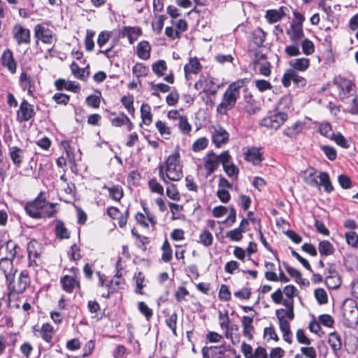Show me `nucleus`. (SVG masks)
<instances>
[{
	"label": "nucleus",
	"mask_w": 358,
	"mask_h": 358,
	"mask_svg": "<svg viewBox=\"0 0 358 358\" xmlns=\"http://www.w3.org/2000/svg\"><path fill=\"white\" fill-rule=\"evenodd\" d=\"M208 145V140L206 137H201L198 138L192 146L194 152H199L207 148Z\"/></svg>",
	"instance_id": "obj_54"
},
{
	"label": "nucleus",
	"mask_w": 358,
	"mask_h": 358,
	"mask_svg": "<svg viewBox=\"0 0 358 358\" xmlns=\"http://www.w3.org/2000/svg\"><path fill=\"white\" fill-rule=\"evenodd\" d=\"M24 150L17 146L9 147L10 158L17 168L21 166L24 158Z\"/></svg>",
	"instance_id": "obj_21"
},
{
	"label": "nucleus",
	"mask_w": 358,
	"mask_h": 358,
	"mask_svg": "<svg viewBox=\"0 0 358 358\" xmlns=\"http://www.w3.org/2000/svg\"><path fill=\"white\" fill-rule=\"evenodd\" d=\"M331 140H334L338 145L343 148L348 149L350 147V144L348 143V141L340 132L335 134Z\"/></svg>",
	"instance_id": "obj_64"
},
{
	"label": "nucleus",
	"mask_w": 358,
	"mask_h": 358,
	"mask_svg": "<svg viewBox=\"0 0 358 358\" xmlns=\"http://www.w3.org/2000/svg\"><path fill=\"white\" fill-rule=\"evenodd\" d=\"M288 115L285 112L278 111L264 117L260 122L262 127L269 129H279L287 120Z\"/></svg>",
	"instance_id": "obj_7"
},
{
	"label": "nucleus",
	"mask_w": 358,
	"mask_h": 358,
	"mask_svg": "<svg viewBox=\"0 0 358 358\" xmlns=\"http://www.w3.org/2000/svg\"><path fill=\"white\" fill-rule=\"evenodd\" d=\"M291 81L297 87L303 88L306 85L307 81L305 78L298 74L294 69H287L282 78V84L285 87H289L291 85Z\"/></svg>",
	"instance_id": "obj_8"
},
{
	"label": "nucleus",
	"mask_w": 358,
	"mask_h": 358,
	"mask_svg": "<svg viewBox=\"0 0 358 358\" xmlns=\"http://www.w3.org/2000/svg\"><path fill=\"white\" fill-rule=\"evenodd\" d=\"M286 296L284 299L283 305L287 308V310L280 308L276 310L275 315L278 320H287V317L289 320H292L294 317V300L293 298L296 294V292H285Z\"/></svg>",
	"instance_id": "obj_6"
},
{
	"label": "nucleus",
	"mask_w": 358,
	"mask_h": 358,
	"mask_svg": "<svg viewBox=\"0 0 358 358\" xmlns=\"http://www.w3.org/2000/svg\"><path fill=\"white\" fill-rule=\"evenodd\" d=\"M305 127V122L297 121L292 126L287 127L283 131V134L290 138H296Z\"/></svg>",
	"instance_id": "obj_26"
},
{
	"label": "nucleus",
	"mask_w": 358,
	"mask_h": 358,
	"mask_svg": "<svg viewBox=\"0 0 358 358\" xmlns=\"http://www.w3.org/2000/svg\"><path fill=\"white\" fill-rule=\"evenodd\" d=\"M246 229H241V228H236L233 230L228 231L226 236L233 241H239L242 239V234L245 232Z\"/></svg>",
	"instance_id": "obj_55"
},
{
	"label": "nucleus",
	"mask_w": 358,
	"mask_h": 358,
	"mask_svg": "<svg viewBox=\"0 0 358 358\" xmlns=\"http://www.w3.org/2000/svg\"><path fill=\"white\" fill-rule=\"evenodd\" d=\"M19 85L23 91L27 90L29 96L34 97V92H36L34 79L24 69H22L19 77Z\"/></svg>",
	"instance_id": "obj_10"
},
{
	"label": "nucleus",
	"mask_w": 358,
	"mask_h": 358,
	"mask_svg": "<svg viewBox=\"0 0 358 358\" xmlns=\"http://www.w3.org/2000/svg\"><path fill=\"white\" fill-rule=\"evenodd\" d=\"M1 62L3 66L6 67L8 71L15 74L17 70V63L14 59L13 52L7 48L1 55Z\"/></svg>",
	"instance_id": "obj_14"
},
{
	"label": "nucleus",
	"mask_w": 358,
	"mask_h": 358,
	"mask_svg": "<svg viewBox=\"0 0 358 358\" xmlns=\"http://www.w3.org/2000/svg\"><path fill=\"white\" fill-rule=\"evenodd\" d=\"M219 88L220 86L215 85L213 78H212L206 83V87L203 90V92L205 93L206 95H212L213 96H215L217 93Z\"/></svg>",
	"instance_id": "obj_50"
},
{
	"label": "nucleus",
	"mask_w": 358,
	"mask_h": 358,
	"mask_svg": "<svg viewBox=\"0 0 358 358\" xmlns=\"http://www.w3.org/2000/svg\"><path fill=\"white\" fill-rule=\"evenodd\" d=\"M143 34L142 29L140 27H129L124 26L122 28L120 32V36L124 38L127 37L129 43L133 44L138 38Z\"/></svg>",
	"instance_id": "obj_13"
},
{
	"label": "nucleus",
	"mask_w": 358,
	"mask_h": 358,
	"mask_svg": "<svg viewBox=\"0 0 358 358\" xmlns=\"http://www.w3.org/2000/svg\"><path fill=\"white\" fill-rule=\"evenodd\" d=\"M36 114L34 106L27 99H23L16 111V121L19 123L28 122L34 119Z\"/></svg>",
	"instance_id": "obj_5"
},
{
	"label": "nucleus",
	"mask_w": 358,
	"mask_h": 358,
	"mask_svg": "<svg viewBox=\"0 0 358 358\" xmlns=\"http://www.w3.org/2000/svg\"><path fill=\"white\" fill-rule=\"evenodd\" d=\"M178 315L176 312L169 315L165 320L166 324L170 328L175 336L176 334Z\"/></svg>",
	"instance_id": "obj_56"
},
{
	"label": "nucleus",
	"mask_w": 358,
	"mask_h": 358,
	"mask_svg": "<svg viewBox=\"0 0 358 358\" xmlns=\"http://www.w3.org/2000/svg\"><path fill=\"white\" fill-rule=\"evenodd\" d=\"M342 319L343 326L355 329L358 324V306L357 302L351 298H346L342 305Z\"/></svg>",
	"instance_id": "obj_3"
},
{
	"label": "nucleus",
	"mask_w": 358,
	"mask_h": 358,
	"mask_svg": "<svg viewBox=\"0 0 358 358\" xmlns=\"http://www.w3.org/2000/svg\"><path fill=\"white\" fill-rule=\"evenodd\" d=\"M253 316H243L241 319V324L243 328V334L248 340L253 338L255 328L252 325Z\"/></svg>",
	"instance_id": "obj_24"
},
{
	"label": "nucleus",
	"mask_w": 358,
	"mask_h": 358,
	"mask_svg": "<svg viewBox=\"0 0 358 358\" xmlns=\"http://www.w3.org/2000/svg\"><path fill=\"white\" fill-rule=\"evenodd\" d=\"M61 145L65 150L66 159L69 163L75 164L74 148L71 145V141L64 140L61 142Z\"/></svg>",
	"instance_id": "obj_42"
},
{
	"label": "nucleus",
	"mask_w": 358,
	"mask_h": 358,
	"mask_svg": "<svg viewBox=\"0 0 358 358\" xmlns=\"http://www.w3.org/2000/svg\"><path fill=\"white\" fill-rule=\"evenodd\" d=\"M244 99L245 101L244 109L247 114L252 115L260 110V108L256 106V101L250 94L245 95Z\"/></svg>",
	"instance_id": "obj_30"
},
{
	"label": "nucleus",
	"mask_w": 358,
	"mask_h": 358,
	"mask_svg": "<svg viewBox=\"0 0 358 358\" xmlns=\"http://www.w3.org/2000/svg\"><path fill=\"white\" fill-rule=\"evenodd\" d=\"M223 169L229 177H233L235 180L238 178L239 169L234 163L224 165Z\"/></svg>",
	"instance_id": "obj_59"
},
{
	"label": "nucleus",
	"mask_w": 358,
	"mask_h": 358,
	"mask_svg": "<svg viewBox=\"0 0 358 358\" xmlns=\"http://www.w3.org/2000/svg\"><path fill=\"white\" fill-rule=\"evenodd\" d=\"M6 247L8 250V255L5 258H2L1 260L9 259L12 261L16 256V249L19 248L17 244L13 243L11 240L6 241Z\"/></svg>",
	"instance_id": "obj_44"
},
{
	"label": "nucleus",
	"mask_w": 358,
	"mask_h": 358,
	"mask_svg": "<svg viewBox=\"0 0 358 358\" xmlns=\"http://www.w3.org/2000/svg\"><path fill=\"white\" fill-rule=\"evenodd\" d=\"M52 100L57 104L66 106L69 103L70 96L64 93H55Z\"/></svg>",
	"instance_id": "obj_62"
},
{
	"label": "nucleus",
	"mask_w": 358,
	"mask_h": 358,
	"mask_svg": "<svg viewBox=\"0 0 358 358\" xmlns=\"http://www.w3.org/2000/svg\"><path fill=\"white\" fill-rule=\"evenodd\" d=\"M62 287L66 291H72L74 289H80V282L77 276L66 275L61 278Z\"/></svg>",
	"instance_id": "obj_23"
},
{
	"label": "nucleus",
	"mask_w": 358,
	"mask_h": 358,
	"mask_svg": "<svg viewBox=\"0 0 358 358\" xmlns=\"http://www.w3.org/2000/svg\"><path fill=\"white\" fill-rule=\"evenodd\" d=\"M318 250L321 256L327 257L333 255L335 252V248L329 241L324 240L320 241Z\"/></svg>",
	"instance_id": "obj_33"
},
{
	"label": "nucleus",
	"mask_w": 358,
	"mask_h": 358,
	"mask_svg": "<svg viewBox=\"0 0 358 358\" xmlns=\"http://www.w3.org/2000/svg\"><path fill=\"white\" fill-rule=\"evenodd\" d=\"M152 70L158 77L163 76L167 70L166 62L163 59H159L154 62L152 64Z\"/></svg>",
	"instance_id": "obj_41"
},
{
	"label": "nucleus",
	"mask_w": 358,
	"mask_h": 358,
	"mask_svg": "<svg viewBox=\"0 0 358 358\" xmlns=\"http://www.w3.org/2000/svg\"><path fill=\"white\" fill-rule=\"evenodd\" d=\"M180 157L179 145H177L173 152L167 157L163 165L167 166L180 164Z\"/></svg>",
	"instance_id": "obj_43"
},
{
	"label": "nucleus",
	"mask_w": 358,
	"mask_h": 358,
	"mask_svg": "<svg viewBox=\"0 0 358 358\" xmlns=\"http://www.w3.org/2000/svg\"><path fill=\"white\" fill-rule=\"evenodd\" d=\"M54 84L56 90L58 91L66 90L73 93H78L81 90L79 83L75 81H67L63 78L56 80Z\"/></svg>",
	"instance_id": "obj_15"
},
{
	"label": "nucleus",
	"mask_w": 358,
	"mask_h": 358,
	"mask_svg": "<svg viewBox=\"0 0 358 358\" xmlns=\"http://www.w3.org/2000/svg\"><path fill=\"white\" fill-rule=\"evenodd\" d=\"M203 162L204 167L207 171L206 176L215 172L219 166L217 155L213 151H210L204 157Z\"/></svg>",
	"instance_id": "obj_17"
},
{
	"label": "nucleus",
	"mask_w": 358,
	"mask_h": 358,
	"mask_svg": "<svg viewBox=\"0 0 358 358\" xmlns=\"http://www.w3.org/2000/svg\"><path fill=\"white\" fill-rule=\"evenodd\" d=\"M166 193L168 197L174 201H178L180 199V193L175 184H171V185L166 188Z\"/></svg>",
	"instance_id": "obj_61"
},
{
	"label": "nucleus",
	"mask_w": 358,
	"mask_h": 358,
	"mask_svg": "<svg viewBox=\"0 0 358 358\" xmlns=\"http://www.w3.org/2000/svg\"><path fill=\"white\" fill-rule=\"evenodd\" d=\"M224 347L220 346H204L201 350L203 358H222L224 356Z\"/></svg>",
	"instance_id": "obj_16"
},
{
	"label": "nucleus",
	"mask_w": 358,
	"mask_h": 358,
	"mask_svg": "<svg viewBox=\"0 0 358 358\" xmlns=\"http://www.w3.org/2000/svg\"><path fill=\"white\" fill-rule=\"evenodd\" d=\"M213 241V236L212 234L207 229L203 230L199 235V240L198 243H201L205 247H209L212 245Z\"/></svg>",
	"instance_id": "obj_45"
},
{
	"label": "nucleus",
	"mask_w": 358,
	"mask_h": 358,
	"mask_svg": "<svg viewBox=\"0 0 358 358\" xmlns=\"http://www.w3.org/2000/svg\"><path fill=\"white\" fill-rule=\"evenodd\" d=\"M30 285V278L28 275V273L25 271L21 272L19 280H18V290L17 291H25Z\"/></svg>",
	"instance_id": "obj_46"
},
{
	"label": "nucleus",
	"mask_w": 358,
	"mask_h": 358,
	"mask_svg": "<svg viewBox=\"0 0 358 358\" xmlns=\"http://www.w3.org/2000/svg\"><path fill=\"white\" fill-rule=\"evenodd\" d=\"M286 34L289 36L292 42L298 44L299 41L304 37L303 27L290 24V27L286 31Z\"/></svg>",
	"instance_id": "obj_22"
},
{
	"label": "nucleus",
	"mask_w": 358,
	"mask_h": 358,
	"mask_svg": "<svg viewBox=\"0 0 358 358\" xmlns=\"http://www.w3.org/2000/svg\"><path fill=\"white\" fill-rule=\"evenodd\" d=\"M261 148L250 147L244 152V159L255 166L259 165L264 160Z\"/></svg>",
	"instance_id": "obj_12"
},
{
	"label": "nucleus",
	"mask_w": 358,
	"mask_h": 358,
	"mask_svg": "<svg viewBox=\"0 0 358 358\" xmlns=\"http://www.w3.org/2000/svg\"><path fill=\"white\" fill-rule=\"evenodd\" d=\"M318 132L330 139L334 136V133L332 131V127L329 122L321 123L318 128Z\"/></svg>",
	"instance_id": "obj_48"
},
{
	"label": "nucleus",
	"mask_w": 358,
	"mask_h": 358,
	"mask_svg": "<svg viewBox=\"0 0 358 358\" xmlns=\"http://www.w3.org/2000/svg\"><path fill=\"white\" fill-rule=\"evenodd\" d=\"M152 47L148 41L139 42L136 46L137 56L143 60H147L150 57Z\"/></svg>",
	"instance_id": "obj_25"
},
{
	"label": "nucleus",
	"mask_w": 358,
	"mask_h": 358,
	"mask_svg": "<svg viewBox=\"0 0 358 358\" xmlns=\"http://www.w3.org/2000/svg\"><path fill=\"white\" fill-rule=\"evenodd\" d=\"M325 284L329 289H335L339 287L341 284V279L336 271H334L333 275L327 276Z\"/></svg>",
	"instance_id": "obj_35"
},
{
	"label": "nucleus",
	"mask_w": 358,
	"mask_h": 358,
	"mask_svg": "<svg viewBox=\"0 0 358 358\" xmlns=\"http://www.w3.org/2000/svg\"><path fill=\"white\" fill-rule=\"evenodd\" d=\"M70 68L74 77L80 79V80H87L90 76L89 65H87L85 68L80 69L75 62H73L70 66Z\"/></svg>",
	"instance_id": "obj_28"
},
{
	"label": "nucleus",
	"mask_w": 358,
	"mask_h": 358,
	"mask_svg": "<svg viewBox=\"0 0 358 358\" xmlns=\"http://www.w3.org/2000/svg\"><path fill=\"white\" fill-rule=\"evenodd\" d=\"M103 188L108 191L109 196L114 201H120L124 196L123 189L119 185H113L111 187L104 185Z\"/></svg>",
	"instance_id": "obj_31"
},
{
	"label": "nucleus",
	"mask_w": 358,
	"mask_h": 358,
	"mask_svg": "<svg viewBox=\"0 0 358 358\" xmlns=\"http://www.w3.org/2000/svg\"><path fill=\"white\" fill-rule=\"evenodd\" d=\"M328 343L335 354H336L341 349V338L336 331H334L329 334Z\"/></svg>",
	"instance_id": "obj_32"
},
{
	"label": "nucleus",
	"mask_w": 358,
	"mask_h": 358,
	"mask_svg": "<svg viewBox=\"0 0 358 358\" xmlns=\"http://www.w3.org/2000/svg\"><path fill=\"white\" fill-rule=\"evenodd\" d=\"M54 334V328L50 323H45L40 328V336L46 343L52 342Z\"/></svg>",
	"instance_id": "obj_29"
},
{
	"label": "nucleus",
	"mask_w": 358,
	"mask_h": 358,
	"mask_svg": "<svg viewBox=\"0 0 358 358\" xmlns=\"http://www.w3.org/2000/svg\"><path fill=\"white\" fill-rule=\"evenodd\" d=\"M318 178L320 179V186L322 185L326 192L331 193L334 188L330 180L329 173L327 172H320Z\"/></svg>",
	"instance_id": "obj_38"
},
{
	"label": "nucleus",
	"mask_w": 358,
	"mask_h": 358,
	"mask_svg": "<svg viewBox=\"0 0 358 358\" xmlns=\"http://www.w3.org/2000/svg\"><path fill=\"white\" fill-rule=\"evenodd\" d=\"M321 150L330 161H334L336 159L337 152L334 148L329 145H322Z\"/></svg>",
	"instance_id": "obj_63"
},
{
	"label": "nucleus",
	"mask_w": 358,
	"mask_h": 358,
	"mask_svg": "<svg viewBox=\"0 0 358 358\" xmlns=\"http://www.w3.org/2000/svg\"><path fill=\"white\" fill-rule=\"evenodd\" d=\"M138 310L145 316L147 321H150L153 316V310L143 301L138 302Z\"/></svg>",
	"instance_id": "obj_51"
},
{
	"label": "nucleus",
	"mask_w": 358,
	"mask_h": 358,
	"mask_svg": "<svg viewBox=\"0 0 358 358\" xmlns=\"http://www.w3.org/2000/svg\"><path fill=\"white\" fill-rule=\"evenodd\" d=\"M141 117L143 122L146 125H150L152 121V115L150 111V106L147 103H143L141 107Z\"/></svg>",
	"instance_id": "obj_39"
},
{
	"label": "nucleus",
	"mask_w": 358,
	"mask_h": 358,
	"mask_svg": "<svg viewBox=\"0 0 358 358\" xmlns=\"http://www.w3.org/2000/svg\"><path fill=\"white\" fill-rule=\"evenodd\" d=\"M148 186L152 192L164 194L163 186L155 178L148 181Z\"/></svg>",
	"instance_id": "obj_60"
},
{
	"label": "nucleus",
	"mask_w": 358,
	"mask_h": 358,
	"mask_svg": "<svg viewBox=\"0 0 358 358\" xmlns=\"http://www.w3.org/2000/svg\"><path fill=\"white\" fill-rule=\"evenodd\" d=\"M302 51L306 55H310L315 52V45L312 41L305 38L301 42Z\"/></svg>",
	"instance_id": "obj_53"
},
{
	"label": "nucleus",
	"mask_w": 358,
	"mask_h": 358,
	"mask_svg": "<svg viewBox=\"0 0 358 358\" xmlns=\"http://www.w3.org/2000/svg\"><path fill=\"white\" fill-rule=\"evenodd\" d=\"M289 69H294V71H306L310 66V59L305 57L292 59L289 62Z\"/></svg>",
	"instance_id": "obj_27"
},
{
	"label": "nucleus",
	"mask_w": 358,
	"mask_h": 358,
	"mask_svg": "<svg viewBox=\"0 0 358 358\" xmlns=\"http://www.w3.org/2000/svg\"><path fill=\"white\" fill-rule=\"evenodd\" d=\"M229 134L222 127L215 129L212 135V141L215 147L220 148L222 145L226 144L229 141Z\"/></svg>",
	"instance_id": "obj_18"
},
{
	"label": "nucleus",
	"mask_w": 358,
	"mask_h": 358,
	"mask_svg": "<svg viewBox=\"0 0 358 358\" xmlns=\"http://www.w3.org/2000/svg\"><path fill=\"white\" fill-rule=\"evenodd\" d=\"M34 36L36 38V43L41 41L45 44H51L53 38H55L53 31L48 28H45L41 24H38L34 27Z\"/></svg>",
	"instance_id": "obj_9"
},
{
	"label": "nucleus",
	"mask_w": 358,
	"mask_h": 358,
	"mask_svg": "<svg viewBox=\"0 0 358 358\" xmlns=\"http://www.w3.org/2000/svg\"><path fill=\"white\" fill-rule=\"evenodd\" d=\"M150 85L151 86V88L154 90V92L152 93V95L154 96L159 97V92L166 93L169 92L171 90V87L164 83L155 84L153 83H150Z\"/></svg>",
	"instance_id": "obj_47"
},
{
	"label": "nucleus",
	"mask_w": 358,
	"mask_h": 358,
	"mask_svg": "<svg viewBox=\"0 0 358 358\" xmlns=\"http://www.w3.org/2000/svg\"><path fill=\"white\" fill-rule=\"evenodd\" d=\"M43 247L41 243L36 239H31L27 244V251L28 257V266L36 268L39 266L41 254L43 253Z\"/></svg>",
	"instance_id": "obj_4"
},
{
	"label": "nucleus",
	"mask_w": 358,
	"mask_h": 358,
	"mask_svg": "<svg viewBox=\"0 0 358 358\" xmlns=\"http://www.w3.org/2000/svg\"><path fill=\"white\" fill-rule=\"evenodd\" d=\"M13 37L18 45L29 44L31 42L30 30L20 24H15L13 27Z\"/></svg>",
	"instance_id": "obj_11"
},
{
	"label": "nucleus",
	"mask_w": 358,
	"mask_h": 358,
	"mask_svg": "<svg viewBox=\"0 0 358 358\" xmlns=\"http://www.w3.org/2000/svg\"><path fill=\"white\" fill-rule=\"evenodd\" d=\"M148 68L142 63H137L132 68L133 74L136 75V76L139 78L141 76H145L148 73Z\"/></svg>",
	"instance_id": "obj_52"
},
{
	"label": "nucleus",
	"mask_w": 358,
	"mask_h": 358,
	"mask_svg": "<svg viewBox=\"0 0 358 358\" xmlns=\"http://www.w3.org/2000/svg\"><path fill=\"white\" fill-rule=\"evenodd\" d=\"M162 250L163 251L162 255V259L164 262H170L172 259L173 252L171 245L167 240H165V241L164 242L162 247Z\"/></svg>",
	"instance_id": "obj_49"
},
{
	"label": "nucleus",
	"mask_w": 358,
	"mask_h": 358,
	"mask_svg": "<svg viewBox=\"0 0 358 358\" xmlns=\"http://www.w3.org/2000/svg\"><path fill=\"white\" fill-rule=\"evenodd\" d=\"M45 193L41 192L32 201H27L24 209L26 213L33 219L52 218L57 211L55 209V203L46 200Z\"/></svg>",
	"instance_id": "obj_1"
},
{
	"label": "nucleus",
	"mask_w": 358,
	"mask_h": 358,
	"mask_svg": "<svg viewBox=\"0 0 358 358\" xmlns=\"http://www.w3.org/2000/svg\"><path fill=\"white\" fill-rule=\"evenodd\" d=\"M68 255L71 261H78L81 259L80 248L76 243L73 244L70 250L68 252Z\"/></svg>",
	"instance_id": "obj_58"
},
{
	"label": "nucleus",
	"mask_w": 358,
	"mask_h": 358,
	"mask_svg": "<svg viewBox=\"0 0 358 358\" xmlns=\"http://www.w3.org/2000/svg\"><path fill=\"white\" fill-rule=\"evenodd\" d=\"M55 232L57 238L59 239H68L70 238V232L66 228L64 223L62 220H56Z\"/></svg>",
	"instance_id": "obj_34"
},
{
	"label": "nucleus",
	"mask_w": 358,
	"mask_h": 358,
	"mask_svg": "<svg viewBox=\"0 0 358 358\" xmlns=\"http://www.w3.org/2000/svg\"><path fill=\"white\" fill-rule=\"evenodd\" d=\"M266 33L262 29L258 28L255 30L252 34V42L259 48L264 46L265 42Z\"/></svg>",
	"instance_id": "obj_37"
},
{
	"label": "nucleus",
	"mask_w": 358,
	"mask_h": 358,
	"mask_svg": "<svg viewBox=\"0 0 358 358\" xmlns=\"http://www.w3.org/2000/svg\"><path fill=\"white\" fill-rule=\"evenodd\" d=\"M279 327L282 332V337L285 341L291 344L292 343V338L289 322L287 320L281 319L280 321H279Z\"/></svg>",
	"instance_id": "obj_36"
},
{
	"label": "nucleus",
	"mask_w": 358,
	"mask_h": 358,
	"mask_svg": "<svg viewBox=\"0 0 358 358\" xmlns=\"http://www.w3.org/2000/svg\"><path fill=\"white\" fill-rule=\"evenodd\" d=\"M202 70V65L197 57H190L188 64L184 66L185 76L188 78L189 74H197Z\"/></svg>",
	"instance_id": "obj_20"
},
{
	"label": "nucleus",
	"mask_w": 358,
	"mask_h": 358,
	"mask_svg": "<svg viewBox=\"0 0 358 358\" xmlns=\"http://www.w3.org/2000/svg\"><path fill=\"white\" fill-rule=\"evenodd\" d=\"M248 83L247 78L239 79L231 83L224 92L221 103L217 106V112L220 115H227L228 111L233 109L240 96L241 89Z\"/></svg>",
	"instance_id": "obj_2"
},
{
	"label": "nucleus",
	"mask_w": 358,
	"mask_h": 358,
	"mask_svg": "<svg viewBox=\"0 0 358 358\" xmlns=\"http://www.w3.org/2000/svg\"><path fill=\"white\" fill-rule=\"evenodd\" d=\"M178 127L183 134H189L192 131V126L188 122L187 117L184 115L180 117Z\"/></svg>",
	"instance_id": "obj_57"
},
{
	"label": "nucleus",
	"mask_w": 358,
	"mask_h": 358,
	"mask_svg": "<svg viewBox=\"0 0 358 358\" xmlns=\"http://www.w3.org/2000/svg\"><path fill=\"white\" fill-rule=\"evenodd\" d=\"M286 14H280L275 9L268 10L265 15V18L269 24H274L280 21Z\"/></svg>",
	"instance_id": "obj_40"
},
{
	"label": "nucleus",
	"mask_w": 358,
	"mask_h": 358,
	"mask_svg": "<svg viewBox=\"0 0 358 358\" xmlns=\"http://www.w3.org/2000/svg\"><path fill=\"white\" fill-rule=\"evenodd\" d=\"M166 176L169 180L179 181L183 176L182 166L180 164L164 166Z\"/></svg>",
	"instance_id": "obj_19"
}]
</instances>
